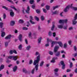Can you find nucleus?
<instances>
[{"label":"nucleus","instance_id":"obj_1","mask_svg":"<svg viewBox=\"0 0 77 77\" xmlns=\"http://www.w3.org/2000/svg\"><path fill=\"white\" fill-rule=\"evenodd\" d=\"M35 55L36 56H38L37 57V60H34L33 63L34 65H36V63H38L39 62L40 60V56H41V54L38 52L37 51L35 52Z\"/></svg>","mask_w":77,"mask_h":77},{"label":"nucleus","instance_id":"obj_2","mask_svg":"<svg viewBox=\"0 0 77 77\" xmlns=\"http://www.w3.org/2000/svg\"><path fill=\"white\" fill-rule=\"evenodd\" d=\"M59 48V46H56L54 49V52L55 53V55L57 57H59L60 55V51L57 52V50H58Z\"/></svg>","mask_w":77,"mask_h":77},{"label":"nucleus","instance_id":"obj_3","mask_svg":"<svg viewBox=\"0 0 77 77\" xmlns=\"http://www.w3.org/2000/svg\"><path fill=\"white\" fill-rule=\"evenodd\" d=\"M35 65V68H33L31 72L32 74H34V73H35V69L36 71H37L38 70V66H39V64H38V63H36V65Z\"/></svg>","mask_w":77,"mask_h":77},{"label":"nucleus","instance_id":"obj_4","mask_svg":"<svg viewBox=\"0 0 77 77\" xmlns=\"http://www.w3.org/2000/svg\"><path fill=\"white\" fill-rule=\"evenodd\" d=\"M72 4H71V6L69 5L68 6H67L66 8H65L64 10V11L65 12H67V11H68V10H69V8H72Z\"/></svg>","mask_w":77,"mask_h":77},{"label":"nucleus","instance_id":"obj_5","mask_svg":"<svg viewBox=\"0 0 77 77\" xmlns=\"http://www.w3.org/2000/svg\"><path fill=\"white\" fill-rule=\"evenodd\" d=\"M77 19V14H76L74 17V19L72 20L73 22V24L74 25L75 24H76V23H77V21H75V20Z\"/></svg>","mask_w":77,"mask_h":77},{"label":"nucleus","instance_id":"obj_6","mask_svg":"<svg viewBox=\"0 0 77 77\" xmlns=\"http://www.w3.org/2000/svg\"><path fill=\"white\" fill-rule=\"evenodd\" d=\"M0 21H2V18L0 17ZM3 22H0V28H3Z\"/></svg>","mask_w":77,"mask_h":77},{"label":"nucleus","instance_id":"obj_7","mask_svg":"<svg viewBox=\"0 0 77 77\" xmlns=\"http://www.w3.org/2000/svg\"><path fill=\"white\" fill-rule=\"evenodd\" d=\"M57 59V57H54L52 60L51 61V63H54L55 62V60Z\"/></svg>","mask_w":77,"mask_h":77},{"label":"nucleus","instance_id":"obj_8","mask_svg":"<svg viewBox=\"0 0 77 77\" xmlns=\"http://www.w3.org/2000/svg\"><path fill=\"white\" fill-rule=\"evenodd\" d=\"M3 30H4V28H2V30H1V32H2L1 36L2 37H4V36L5 35V32H3Z\"/></svg>","mask_w":77,"mask_h":77},{"label":"nucleus","instance_id":"obj_9","mask_svg":"<svg viewBox=\"0 0 77 77\" xmlns=\"http://www.w3.org/2000/svg\"><path fill=\"white\" fill-rule=\"evenodd\" d=\"M22 38H23V36L21 34H20L18 38L20 42H21L22 41Z\"/></svg>","mask_w":77,"mask_h":77},{"label":"nucleus","instance_id":"obj_10","mask_svg":"<svg viewBox=\"0 0 77 77\" xmlns=\"http://www.w3.org/2000/svg\"><path fill=\"white\" fill-rule=\"evenodd\" d=\"M11 35H7L5 38V39H10L11 38Z\"/></svg>","mask_w":77,"mask_h":77},{"label":"nucleus","instance_id":"obj_11","mask_svg":"<svg viewBox=\"0 0 77 77\" xmlns=\"http://www.w3.org/2000/svg\"><path fill=\"white\" fill-rule=\"evenodd\" d=\"M30 11V7L29 6H28L27 7V10H26V12L27 14H29V11Z\"/></svg>","mask_w":77,"mask_h":77},{"label":"nucleus","instance_id":"obj_12","mask_svg":"<svg viewBox=\"0 0 77 77\" xmlns=\"http://www.w3.org/2000/svg\"><path fill=\"white\" fill-rule=\"evenodd\" d=\"M18 59V57L17 56H13V59L15 61V60H17V59Z\"/></svg>","mask_w":77,"mask_h":77},{"label":"nucleus","instance_id":"obj_13","mask_svg":"<svg viewBox=\"0 0 77 77\" xmlns=\"http://www.w3.org/2000/svg\"><path fill=\"white\" fill-rule=\"evenodd\" d=\"M17 70V66H15L13 68V71L14 72H16Z\"/></svg>","mask_w":77,"mask_h":77},{"label":"nucleus","instance_id":"obj_14","mask_svg":"<svg viewBox=\"0 0 77 77\" xmlns=\"http://www.w3.org/2000/svg\"><path fill=\"white\" fill-rule=\"evenodd\" d=\"M14 24H15V21H12L11 22L10 25L11 26H14Z\"/></svg>","mask_w":77,"mask_h":77},{"label":"nucleus","instance_id":"obj_15","mask_svg":"<svg viewBox=\"0 0 77 77\" xmlns=\"http://www.w3.org/2000/svg\"><path fill=\"white\" fill-rule=\"evenodd\" d=\"M10 14L12 17H13L14 16V12H10Z\"/></svg>","mask_w":77,"mask_h":77},{"label":"nucleus","instance_id":"obj_16","mask_svg":"<svg viewBox=\"0 0 77 77\" xmlns=\"http://www.w3.org/2000/svg\"><path fill=\"white\" fill-rule=\"evenodd\" d=\"M24 20L22 19H20L18 21L19 23H20V24H23V23H24Z\"/></svg>","mask_w":77,"mask_h":77},{"label":"nucleus","instance_id":"obj_17","mask_svg":"<svg viewBox=\"0 0 77 77\" xmlns=\"http://www.w3.org/2000/svg\"><path fill=\"white\" fill-rule=\"evenodd\" d=\"M31 48V46L30 45H29L26 47V50H27L28 51H29V50H30V49Z\"/></svg>","mask_w":77,"mask_h":77},{"label":"nucleus","instance_id":"obj_18","mask_svg":"<svg viewBox=\"0 0 77 77\" xmlns=\"http://www.w3.org/2000/svg\"><path fill=\"white\" fill-rule=\"evenodd\" d=\"M58 44L59 45H60L61 47H63V44H62V43L61 42H58Z\"/></svg>","mask_w":77,"mask_h":77},{"label":"nucleus","instance_id":"obj_19","mask_svg":"<svg viewBox=\"0 0 77 77\" xmlns=\"http://www.w3.org/2000/svg\"><path fill=\"white\" fill-rule=\"evenodd\" d=\"M63 25H57V27L59 28V29H63Z\"/></svg>","mask_w":77,"mask_h":77},{"label":"nucleus","instance_id":"obj_20","mask_svg":"<svg viewBox=\"0 0 77 77\" xmlns=\"http://www.w3.org/2000/svg\"><path fill=\"white\" fill-rule=\"evenodd\" d=\"M41 40H42V37H40L38 39V43L40 44L41 42Z\"/></svg>","mask_w":77,"mask_h":77},{"label":"nucleus","instance_id":"obj_21","mask_svg":"<svg viewBox=\"0 0 77 77\" xmlns=\"http://www.w3.org/2000/svg\"><path fill=\"white\" fill-rule=\"evenodd\" d=\"M32 32H29L28 34V37L29 38H32Z\"/></svg>","mask_w":77,"mask_h":77},{"label":"nucleus","instance_id":"obj_22","mask_svg":"<svg viewBox=\"0 0 77 77\" xmlns=\"http://www.w3.org/2000/svg\"><path fill=\"white\" fill-rule=\"evenodd\" d=\"M50 6L49 5L46 6V9L47 10H48V11L50 10Z\"/></svg>","mask_w":77,"mask_h":77},{"label":"nucleus","instance_id":"obj_23","mask_svg":"<svg viewBox=\"0 0 77 77\" xmlns=\"http://www.w3.org/2000/svg\"><path fill=\"white\" fill-rule=\"evenodd\" d=\"M8 42H5V47H7L8 46Z\"/></svg>","mask_w":77,"mask_h":77},{"label":"nucleus","instance_id":"obj_24","mask_svg":"<svg viewBox=\"0 0 77 77\" xmlns=\"http://www.w3.org/2000/svg\"><path fill=\"white\" fill-rule=\"evenodd\" d=\"M41 19L42 21H44L45 20V17L44 16H41Z\"/></svg>","mask_w":77,"mask_h":77},{"label":"nucleus","instance_id":"obj_25","mask_svg":"<svg viewBox=\"0 0 77 77\" xmlns=\"http://www.w3.org/2000/svg\"><path fill=\"white\" fill-rule=\"evenodd\" d=\"M5 66L3 65H1V67H0V71H1V69H4Z\"/></svg>","mask_w":77,"mask_h":77},{"label":"nucleus","instance_id":"obj_26","mask_svg":"<svg viewBox=\"0 0 77 77\" xmlns=\"http://www.w3.org/2000/svg\"><path fill=\"white\" fill-rule=\"evenodd\" d=\"M59 8V6H55V7L53 6L52 7V8L53 9V10H55V9H57V8Z\"/></svg>","mask_w":77,"mask_h":77},{"label":"nucleus","instance_id":"obj_27","mask_svg":"<svg viewBox=\"0 0 77 77\" xmlns=\"http://www.w3.org/2000/svg\"><path fill=\"white\" fill-rule=\"evenodd\" d=\"M44 61L41 62L40 63V66L41 67L42 66H43V65H44Z\"/></svg>","mask_w":77,"mask_h":77},{"label":"nucleus","instance_id":"obj_28","mask_svg":"<svg viewBox=\"0 0 77 77\" xmlns=\"http://www.w3.org/2000/svg\"><path fill=\"white\" fill-rule=\"evenodd\" d=\"M70 63L69 68H72V67L73 66V64H72V62H70Z\"/></svg>","mask_w":77,"mask_h":77},{"label":"nucleus","instance_id":"obj_29","mask_svg":"<svg viewBox=\"0 0 77 77\" xmlns=\"http://www.w3.org/2000/svg\"><path fill=\"white\" fill-rule=\"evenodd\" d=\"M2 8H3L4 9H6V11H8L9 10V8H6V6H2Z\"/></svg>","mask_w":77,"mask_h":77},{"label":"nucleus","instance_id":"obj_30","mask_svg":"<svg viewBox=\"0 0 77 77\" xmlns=\"http://www.w3.org/2000/svg\"><path fill=\"white\" fill-rule=\"evenodd\" d=\"M34 2V0H30L29 1V3L31 5H32L33 3Z\"/></svg>","mask_w":77,"mask_h":77},{"label":"nucleus","instance_id":"obj_31","mask_svg":"<svg viewBox=\"0 0 77 77\" xmlns=\"http://www.w3.org/2000/svg\"><path fill=\"white\" fill-rule=\"evenodd\" d=\"M56 43V42H52V43H51V44H52L51 47H53V46H54V44H55Z\"/></svg>","mask_w":77,"mask_h":77},{"label":"nucleus","instance_id":"obj_32","mask_svg":"<svg viewBox=\"0 0 77 77\" xmlns=\"http://www.w3.org/2000/svg\"><path fill=\"white\" fill-rule=\"evenodd\" d=\"M55 27V25L54 24L52 25V27L51 28V30L53 31V30H54V27Z\"/></svg>","mask_w":77,"mask_h":77},{"label":"nucleus","instance_id":"obj_33","mask_svg":"<svg viewBox=\"0 0 77 77\" xmlns=\"http://www.w3.org/2000/svg\"><path fill=\"white\" fill-rule=\"evenodd\" d=\"M49 54L50 55H53V52L51 51H49Z\"/></svg>","mask_w":77,"mask_h":77},{"label":"nucleus","instance_id":"obj_34","mask_svg":"<svg viewBox=\"0 0 77 77\" xmlns=\"http://www.w3.org/2000/svg\"><path fill=\"white\" fill-rule=\"evenodd\" d=\"M23 30H28V28L26 27H23Z\"/></svg>","mask_w":77,"mask_h":77},{"label":"nucleus","instance_id":"obj_35","mask_svg":"<svg viewBox=\"0 0 77 77\" xmlns=\"http://www.w3.org/2000/svg\"><path fill=\"white\" fill-rule=\"evenodd\" d=\"M64 48H67V44L66 43H65L64 45Z\"/></svg>","mask_w":77,"mask_h":77},{"label":"nucleus","instance_id":"obj_36","mask_svg":"<svg viewBox=\"0 0 77 77\" xmlns=\"http://www.w3.org/2000/svg\"><path fill=\"white\" fill-rule=\"evenodd\" d=\"M63 20V23H66L67 21H68V20L67 19L66 20Z\"/></svg>","mask_w":77,"mask_h":77},{"label":"nucleus","instance_id":"obj_37","mask_svg":"<svg viewBox=\"0 0 77 77\" xmlns=\"http://www.w3.org/2000/svg\"><path fill=\"white\" fill-rule=\"evenodd\" d=\"M14 56H10L8 57V59H13V57Z\"/></svg>","mask_w":77,"mask_h":77},{"label":"nucleus","instance_id":"obj_38","mask_svg":"<svg viewBox=\"0 0 77 77\" xmlns=\"http://www.w3.org/2000/svg\"><path fill=\"white\" fill-rule=\"evenodd\" d=\"M18 48L19 50H21L22 48V45H20L18 47Z\"/></svg>","mask_w":77,"mask_h":77},{"label":"nucleus","instance_id":"obj_39","mask_svg":"<svg viewBox=\"0 0 77 77\" xmlns=\"http://www.w3.org/2000/svg\"><path fill=\"white\" fill-rule=\"evenodd\" d=\"M59 23H63V20H60L59 22Z\"/></svg>","mask_w":77,"mask_h":77},{"label":"nucleus","instance_id":"obj_40","mask_svg":"<svg viewBox=\"0 0 77 77\" xmlns=\"http://www.w3.org/2000/svg\"><path fill=\"white\" fill-rule=\"evenodd\" d=\"M53 14H57V11L56 10V11L52 12Z\"/></svg>","mask_w":77,"mask_h":77},{"label":"nucleus","instance_id":"obj_41","mask_svg":"<svg viewBox=\"0 0 77 77\" xmlns=\"http://www.w3.org/2000/svg\"><path fill=\"white\" fill-rule=\"evenodd\" d=\"M30 23L32 24H35V23L34 22L32 21V20H29Z\"/></svg>","mask_w":77,"mask_h":77},{"label":"nucleus","instance_id":"obj_42","mask_svg":"<svg viewBox=\"0 0 77 77\" xmlns=\"http://www.w3.org/2000/svg\"><path fill=\"white\" fill-rule=\"evenodd\" d=\"M36 12L37 14H39L40 13V10L39 9L36 10Z\"/></svg>","mask_w":77,"mask_h":77},{"label":"nucleus","instance_id":"obj_43","mask_svg":"<svg viewBox=\"0 0 77 77\" xmlns=\"http://www.w3.org/2000/svg\"><path fill=\"white\" fill-rule=\"evenodd\" d=\"M6 16L5 14H4L3 16V18L4 20H5L6 19Z\"/></svg>","mask_w":77,"mask_h":77},{"label":"nucleus","instance_id":"obj_44","mask_svg":"<svg viewBox=\"0 0 77 77\" xmlns=\"http://www.w3.org/2000/svg\"><path fill=\"white\" fill-rule=\"evenodd\" d=\"M7 1H8V2H10V3H12V4H14V2L11 0H7Z\"/></svg>","mask_w":77,"mask_h":77},{"label":"nucleus","instance_id":"obj_45","mask_svg":"<svg viewBox=\"0 0 77 77\" xmlns=\"http://www.w3.org/2000/svg\"><path fill=\"white\" fill-rule=\"evenodd\" d=\"M60 63H61V65H62V66L64 65H65V64L64 63V62H63V61H61Z\"/></svg>","mask_w":77,"mask_h":77},{"label":"nucleus","instance_id":"obj_46","mask_svg":"<svg viewBox=\"0 0 77 77\" xmlns=\"http://www.w3.org/2000/svg\"><path fill=\"white\" fill-rule=\"evenodd\" d=\"M35 19L37 21H39V18H38V17H36V16H35Z\"/></svg>","mask_w":77,"mask_h":77},{"label":"nucleus","instance_id":"obj_47","mask_svg":"<svg viewBox=\"0 0 77 77\" xmlns=\"http://www.w3.org/2000/svg\"><path fill=\"white\" fill-rule=\"evenodd\" d=\"M63 29H64V30H66L67 29V26H63Z\"/></svg>","mask_w":77,"mask_h":77},{"label":"nucleus","instance_id":"obj_48","mask_svg":"<svg viewBox=\"0 0 77 77\" xmlns=\"http://www.w3.org/2000/svg\"><path fill=\"white\" fill-rule=\"evenodd\" d=\"M32 63H33V61L32 60H29V64H31Z\"/></svg>","mask_w":77,"mask_h":77},{"label":"nucleus","instance_id":"obj_49","mask_svg":"<svg viewBox=\"0 0 77 77\" xmlns=\"http://www.w3.org/2000/svg\"><path fill=\"white\" fill-rule=\"evenodd\" d=\"M56 35V32H53V35L54 36V37H55Z\"/></svg>","mask_w":77,"mask_h":77},{"label":"nucleus","instance_id":"obj_50","mask_svg":"<svg viewBox=\"0 0 77 77\" xmlns=\"http://www.w3.org/2000/svg\"><path fill=\"white\" fill-rule=\"evenodd\" d=\"M13 50H11L10 51V54H13Z\"/></svg>","mask_w":77,"mask_h":77},{"label":"nucleus","instance_id":"obj_51","mask_svg":"<svg viewBox=\"0 0 77 77\" xmlns=\"http://www.w3.org/2000/svg\"><path fill=\"white\" fill-rule=\"evenodd\" d=\"M74 50H75V51H77V47H76V46H74Z\"/></svg>","mask_w":77,"mask_h":77},{"label":"nucleus","instance_id":"obj_52","mask_svg":"<svg viewBox=\"0 0 77 77\" xmlns=\"http://www.w3.org/2000/svg\"><path fill=\"white\" fill-rule=\"evenodd\" d=\"M62 68L63 69H65V65H63Z\"/></svg>","mask_w":77,"mask_h":77},{"label":"nucleus","instance_id":"obj_53","mask_svg":"<svg viewBox=\"0 0 77 77\" xmlns=\"http://www.w3.org/2000/svg\"><path fill=\"white\" fill-rule=\"evenodd\" d=\"M43 12H45V13H47V10H46L44 8H43Z\"/></svg>","mask_w":77,"mask_h":77},{"label":"nucleus","instance_id":"obj_54","mask_svg":"<svg viewBox=\"0 0 77 77\" xmlns=\"http://www.w3.org/2000/svg\"><path fill=\"white\" fill-rule=\"evenodd\" d=\"M71 70L68 69H67L66 72H71Z\"/></svg>","mask_w":77,"mask_h":77},{"label":"nucleus","instance_id":"obj_55","mask_svg":"<svg viewBox=\"0 0 77 77\" xmlns=\"http://www.w3.org/2000/svg\"><path fill=\"white\" fill-rule=\"evenodd\" d=\"M23 10H22V12L23 14H25L24 13V11H25V9L24 8H23Z\"/></svg>","mask_w":77,"mask_h":77},{"label":"nucleus","instance_id":"obj_56","mask_svg":"<svg viewBox=\"0 0 77 77\" xmlns=\"http://www.w3.org/2000/svg\"><path fill=\"white\" fill-rule=\"evenodd\" d=\"M48 35L49 36H51L52 35V34L51 33V32L50 31L49 32Z\"/></svg>","mask_w":77,"mask_h":77},{"label":"nucleus","instance_id":"obj_57","mask_svg":"<svg viewBox=\"0 0 77 77\" xmlns=\"http://www.w3.org/2000/svg\"><path fill=\"white\" fill-rule=\"evenodd\" d=\"M30 20H33V17L32 16H30Z\"/></svg>","mask_w":77,"mask_h":77},{"label":"nucleus","instance_id":"obj_58","mask_svg":"<svg viewBox=\"0 0 77 77\" xmlns=\"http://www.w3.org/2000/svg\"><path fill=\"white\" fill-rule=\"evenodd\" d=\"M38 30H40L41 29V27L40 26H38Z\"/></svg>","mask_w":77,"mask_h":77},{"label":"nucleus","instance_id":"obj_59","mask_svg":"<svg viewBox=\"0 0 77 77\" xmlns=\"http://www.w3.org/2000/svg\"><path fill=\"white\" fill-rule=\"evenodd\" d=\"M71 40H69V41H68V43L69 44V45H71Z\"/></svg>","mask_w":77,"mask_h":77},{"label":"nucleus","instance_id":"obj_60","mask_svg":"<svg viewBox=\"0 0 77 77\" xmlns=\"http://www.w3.org/2000/svg\"><path fill=\"white\" fill-rule=\"evenodd\" d=\"M13 53H15V54H17V51L15 50H13Z\"/></svg>","mask_w":77,"mask_h":77},{"label":"nucleus","instance_id":"obj_61","mask_svg":"<svg viewBox=\"0 0 77 77\" xmlns=\"http://www.w3.org/2000/svg\"><path fill=\"white\" fill-rule=\"evenodd\" d=\"M73 9L75 11L77 10V8L76 7H73Z\"/></svg>","mask_w":77,"mask_h":77},{"label":"nucleus","instance_id":"obj_62","mask_svg":"<svg viewBox=\"0 0 77 77\" xmlns=\"http://www.w3.org/2000/svg\"><path fill=\"white\" fill-rule=\"evenodd\" d=\"M16 63L17 65H18L20 63V61L18 60H17L16 62Z\"/></svg>","mask_w":77,"mask_h":77},{"label":"nucleus","instance_id":"obj_63","mask_svg":"<svg viewBox=\"0 0 77 77\" xmlns=\"http://www.w3.org/2000/svg\"><path fill=\"white\" fill-rule=\"evenodd\" d=\"M32 9H35V5H32Z\"/></svg>","mask_w":77,"mask_h":77},{"label":"nucleus","instance_id":"obj_64","mask_svg":"<svg viewBox=\"0 0 77 77\" xmlns=\"http://www.w3.org/2000/svg\"><path fill=\"white\" fill-rule=\"evenodd\" d=\"M58 71V69H56L54 70L55 72H57Z\"/></svg>","mask_w":77,"mask_h":77}]
</instances>
